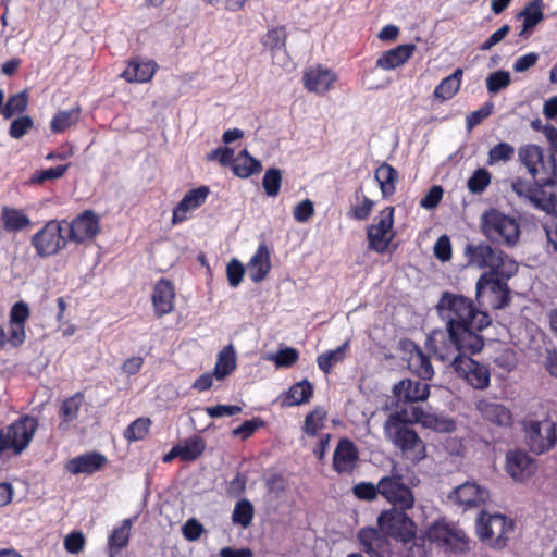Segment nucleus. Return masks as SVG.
I'll list each match as a JSON object with an SVG mask.
<instances>
[{
    "label": "nucleus",
    "instance_id": "c03bdc74",
    "mask_svg": "<svg viewBox=\"0 0 557 557\" xmlns=\"http://www.w3.org/2000/svg\"><path fill=\"white\" fill-rule=\"evenodd\" d=\"M326 411L322 407H315L311 410L304 421L302 430L308 436H317L319 431L324 428Z\"/></svg>",
    "mask_w": 557,
    "mask_h": 557
},
{
    "label": "nucleus",
    "instance_id": "09e8293b",
    "mask_svg": "<svg viewBox=\"0 0 557 557\" xmlns=\"http://www.w3.org/2000/svg\"><path fill=\"white\" fill-rule=\"evenodd\" d=\"M151 420L149 418H137L125 430L124 437L129 442L144 440L149 432Z\"/></svg>",
    "mask_w": 557,
    "mask_h": 557
},
{
    "label": "nucleus",
    "instance_id": "864d4df0",
    "mask_svg": "<svg viewBox=\"0 0 557 557\" xmlns=\"http://www.w3.org/2000/svg\"><path fill=\"white\" fill-rule=\"evenodd\" d=\"M429 537L431 541L446 545L454 539V528L444 522H434L429 529Z\"/></svg>",
    "mask_w": 557,
    "mask_h": 557
},
{
    "label": "nucleus",
    "instance_id": "3c124183",
    "mask_svg": "<svg viewBox=\"0 0 557 557\" xmlns=\"http://www.w3.org/2000/svg\"><path fill=\"white\" fill-rule=\"evenodd\" d=\"M515 156V148L508 143L502 141L492 147L488 151L487 164L510 161Z\"/></svg>",
    "mask_w": 557,
    "mask_h": 557
},
{
    "label": "nucleus",
    "instance_id": "393cba45",
    "mask_svg": "<svg viewBox=\"0 0 557 557\" xmlns=\"http://www.w3.org/2000/svg\"><path fill=\"white\" fill-rule=\"evenodd\" d=\"M336 79L337 76L333 71L321 65L306 71L302 76L305 88L310 92L320 95L327 92Z\"/></svg>",
    "mask_w": 557,
    "mask_h": 557
},
{
    "label": "nucleus",
    "instance_id": "5701e85b",
    "mask_svg": "<svg viewBox=\"0 0 557 557\" xmlns=\"http://www.w3.org/2000/svg\"><path fill=\"white\" fill-rule=\"evenodd\" d=\"M175 288L168 278H160L156 282L152 293V305L157 318L169 314L174 309Z\"/></svg>",
    "mask_w": 557,
    "mask_h": 557
},
{
    "label": "nucleus",
    "instance_id": "8fccbe9b",
    "mask_svg": "<svg viewBox=\"0 0 557 557\" xmlns=\"http://www.w3.org/2000/svg\"><path fill=\"white\" fill-rule=\"evenodd\" d=\"M510 83V73L504 70H497L486 77V89L491 95H495L507 88Z\"/></svg>",
    "mask_w": 557,
    "mask_h": 557
},
{
    "label": "nucleus",
    "instance_id": "c9c22d12",
    "mask_svg": "<svg viewBox=\"0 0 557 557\" xmlns=\"http://www.w3.org/2000/svg\"><path fill=\"white\" fill-rule=\"evenodd\" d=\"M517 17L523 18L522 29L519 33V36L522 37L528 30L534 28L544 18L543 1L533 0L529 2Z\"/></svg>",
    "mask_w": 557,
    "mask_h": 557
},
{
    "label": "nucleus",
    "instance_id": "c85d7f7f",
    "mask_svg": "<svg viewBox=\"0 0 557 557\" xmlns=\"http://www.w3.org/2000/svg\"><path fill=\"white\" fill-rule=\"evenodd\" d=\"M416 45L404 44L384 51L376 60V66L382 70H394L405 64L413 54Z\"/></svg>",
    "mask_w": 557,
    "mask_h": 557
},
{
    "label": "nucleus",
    "instance_id": "72a5a7b5",
    "mask_svg": "<svg viewBox=\"0 0 557 557\" xmlns=\"http://www.w3.org/2000/svg\"><path fill=\"white\" fill-rule=\"evenodd\" d=\"M462 75V69H456L453 74L443 78L434 89V98L441 101L451 99L460 89Z\"/></svg>",
    "mask_w": 557,
    "mask_h": 557
},
{
    "label": "nucleus",
    "instance_id": "9d476101",
    "mask_svg": "<svg viewBox=\"0 0 557 557\" xmlns=\"http://www.w3.org/2000/svg\"><path fill=\"white\" fill-rule=\"evenodd\" d=\"M395 208L385 207L374 218L373 223L367 226L368 249L380 255L385 253L395 237L394 231Z\"/></svg>",
    "mask_w": 557,
    "mask_h": 557
},
{
    "label": "nucleus",
    "instance_id": "39448f33",
    "mask_svg": "<svg viewBox=\"0 0 557 557\" xmlns=\"http://www.w3.org/2000/svg\"><path fill=\"white\" fill-rule=\"evenodd\" d=\"M481 230L491 243L507 248L517 246L521 236L519 220L496 208L484 211L481 216Z\"/></svg>",
    "mask_w": 557,
    "mask_h": 557
},
{
    "label": "nucleus",
    "instance_id": "37998d69",
    "mask_svg": "<svg viewBox=\"0 0 557 557\" xmlns=\"http://www.w3.org/2000/svg\"><path fill=\"white\" fill-rule=\"evenodd\" d=\"M348 348V342L344 343L334 350H329L320 354L317 358L319 369L324 373L329 374L333 367L342 362L345 359V354Z\"/></svg>",
    "mask_w": 557,
    "mask_h": 557
},
{
    "label": "nucleus",
    "instance_id": "0eeeda50",
    "mask_svg": "<svg viewBox=\"0 0 557 557\" xmlns=\"http://www.w3.org/2000/svg\"><path fill=\"white\" fill-rule=\"evenodd\" d=\"M515 531L513 520L500 513L482 511L476 520V533L480 540L493 548L507 546L510 535Z\"/></svg>",
    "mask_w": 557,
    "mask_h": 557
},
{
    "label": "nucleus",
    "instance_id": "a18cd8bd",
    "mask_svg": "<svg viewBox=\"0 0 557 557\" xmlns=\"http://www.w3.org/2000/svg\"><path fill=\"white\" fill-rule=\"evenodd\" d=\"M492 175L486 169H478L468 178L467 187L473 195L482 194L491 184Z\"/></svg>",
    "mask_w": 557,
    "mask_h": 557
},
{
    "label": "nucleus",
    "instance_id": "f3484780",
    "mask_svg": "<svg viewBox=\"0 0 557 557\" xmlns=\"http://www.w3.org/2000/svg\"><path fill=\"white\" fill-rule=\"evenodd\" d=\"M536 460L521 449L509 450L506 454L505 470L516 482L529 480L536 471Z\"/></svg>",
    "mask_w": 557,
    "mask_h": 557
},
{
    "label": "nucleus",
    "instance_id": "79ce46f5",
    "mask_svg": "<svg viewBox=\"0 0 557 557\" xmlns=\"http://www.w3.org/2000/svg\"><path fill=\"white\" fill-rule=\"evenodd\" d=\"M255 517V508L250 500L243 498L238 500L232 512V522L243 529L250 527Z\"/></svg>",
    "mask_w": 557,
    "mask_h": 557
},
{
    "label": "nucleus",
    "instance_id": "338daca9",
    "mask_svg": "<svg viewBox=\"0 0 557 557\" xmlns=\"http://www.w3.org/2000/svg\"><path fill=\"white\" fill-rule=\"evenodd\" d=\"M314 214L313 202L305 199L297 203L293 210L294 219L299 223L307 222Z\"/></svg>",
    "mask_w": 557,
    "mask_h": 557
},
{
    "label": "nucleus",
    "instance_id": "412c9836",
    "mask_svg": "<svg viewBox=\"0 0 557 557\" xmlns=\"http://www.w3.org/2000/svg\"><path fill=\"white\" fill-rule=\"evenodd\" d=\"M108 465V458L99 451H88L70 459L65 469L71 474L91 475Z\"/></svg>",
    "mask_w": 557,
    "mask_h": 557
},
{
    "label": "nucleus",
    "instance_id": "9b49d317",
    "mask_svg": "<svg viewBox=\"0 0 557 557\" xmlns=\"http://www.w3.org/2000/svg\"><path fill=\"white\" fill-rule=\"evenodd\" d=\"M523 431L528 447L537 455L550 450L557 444L556 423L550 419L524 420Z\"/></svg>",
    "mask_w": 557,
    "mask_h": 557
},
{
    "label": "nucleus",
    "instance_id": "7ed1b4c3",
    "mask_svg": "<svg viewBox=\"0 0 557 557\" xmlns=\"http://www.w3.org/2000/svg\"><path fill=\"white\" fill-rule=\"evenodd\" d=\"M432 420L437 419L426 414L422 408L413 407L411 417L404 409L388 416L384 423V433L406 459L419 462L426 456L425 445L409 423L422 422L425 425H432Z\"/></svg>",
    "mask_w": 557,
    "mask_h": 557
},
{
    "label": "nucleus",
    "instance_id": "b1692460",
    "mask_svg": "<svg viewBox=\"0 0 557 557\" xmlns=\"http://www.w3.org/2000/svg\"><path fill=\"white\" fill-rule=\"evenodd\" d=\"M482 419L497 426H510L513 418L510 409L503 404L491 401L488 399H480L475 404Z\"/></svg>",
    "mask_w": 557,
    "mask_h": 557
},
{
    "label": "nucleus",
    "instance_id": "6e6552de",
    "mask_svg": "<svg viewBox=\"0 0 557 557\" xmlns=\"http://www.w3.org/2000/svg\"><path fill=\"white\" fill-rule=\"evenodd\" d=\"M465 350H454L449 358H438L443 362H449L458 377L466 381L474 389H485L490 386L491 371L488 366L480 363L467 356Z\"/></svg>",
    "mask_w": 557,
    "mask_h": 557
},
{
    "label": "nucleus",
    "instance_id": "680f3d73",
    "mask_svg": "<svg viewBox=\"0 0 557 557\" xmlns=\"http://www.w3.org/2000/svg\"><path fill=\"white\" fill-rule=\"evenodd\" d=\"M234 158V149L230 147H218L206 156L207 161H218L223 166L232 165Z\"/></svg>",
    "mask_w": 557,
    "mask_h": 557
},
{
    "label": "nucleus",
    "instance_id": "e433bc0d",
    "mask_svg": "<svg viewBox=\"0 0 557 557\" xmlns=\"http://www.w3.org/2000/svg\"><path fill=\"white\" fill-rule=\"evenodd\" d=\"M236 369V354L232 345L225 346L219 354L214 367V376L216 380H223L232 374Z\"/></svg>",
    "mask_w": 557,
    "mask_h": 557
},
{
    "label": "nucleus",
    "instance_id": "7c9ffc66",
    "mask_svg": "<svg viewBox=\"0 0 557 557\" xmlns=\"http://www.w3.org/2000/svg\"><path fill=\"white\" fill-rule=\"evenodd\" d=\"M231 166L233 173L240 178H248L262 171L261 162L253 158L247 149H243L238 152Z\"/></svg>",
    "mask_w": 557,
    "mask_h": 557
},
{
    "label": "nucleus",
    "instance_id": "774afa93",
    "mask_svg": "<svg viewBox=\"0 0 557 557\" xmlns=\"http://www.w3.org/2000/svg\"><path fill=\"white\" fill-rule=\"evenodd\" d=\"M434 256L443 262L451 259V244L447 235L440 236L435 242Z\"/></svg>",
    "mask_w": 557,
    "mask_h": 557
},
{
    "label": "nucleus",
    "instance_id": "4d7b16f0",
    "mask_svg": "<svg viewBox=\"0 0 557 557\" xmlns=\"http://www.w3.org/2000/svg\"><path fill=\"white\" fill-rule=\"evenodd\" d=\"M70 163L61 164L55 168H50L41 171H37L34 173L32 177V183L41 184L46 181H52L62 177L67 169L70 168Z\"/></svg>",
    "mask_w": 557,
    "mask_h": 557
},
{
    "label": "nucleus",
    "instance_id": "4be33fe9",
    "mask_svg": "<svg viewBox=\"0 0 557 557\" xmlns=\"http://www.w3.org/2000/svg\"><path fill=\"white\" fill-rule=\"evenodd\" d=\"M158 69L159 65L156 61L136 55L129 59L121 77L127 83H148L153 78Z\"/></svg>",
    "mask_w": 557,
    "mask_h": 557
},
{
    "label": "nucleus",
    "instance_id": "f257e3e1",
    "mask_svg": "<svg viewBox=\"0 0 557 557\" xmlns=\"http://www.w3.org/2000/svg\"><path fill=\"white\" fill-rule=\"evenodd\" d=\"M446 330H434L428 336L426 345L436 358H449L454 350L478 354L484 346L480 334L491 324L488 313L478 309L473 301L462 295L443 292L436 305Z\"/></svg>",
    "mask_w": 557,
    "mask_h": 557
},
{
    "label": "nucleus",
    "instance_id": "052dcab7",
    "mask_svg": "<svg viewBox=\"0 0 557 557\" xmlns=\"http://www.w3.org/2000/svg\"><path fill=\"white\" fill-rule=\"evenodd\" d=\"M494 104L493 102H486L480 109L471 112L466 117V127L468 131L473 129L475 126L481 124L483 120L488 117L493 113Z\"/></svg>",
    "mask_w": 557,
    "mask_h": 557
},
{
    "label": "nucleus",
    "instance_id": "69168bd1",
    "mask_svg": "<svg viewBox=\"0 0 557 557\" xmlns=\"http://www.w3.org/2000/svg\"><path fill=\"white\" fill-rule=\"evenodd\" d=\"M182 533L187 541L195 542L205 533V528L196 518H190L182 527Z\"/></svg>",
    "mask_w": 557,
    "mask_h": 557
},
{
    "label": "nucleus",
    "instance_id": "f704fd0d",
    "mask_svg": "<svg viewBox=\"0 0 557 557\" xmlns=\"http://www.w3.org/2000/svg\"><path fill=\"white\" fill-rule=\"evenodd\" d=\"M313 396V385L308 380H302L292 385L283 399L284 406H299L307 404Z\"/></svg>",
    "mask_w": 557,
    "mask_h": 557
},
{
    "label": "nucleus",
    "instance_id": "6ab92c4d",
    "mask_svg": "<svg viewBox=\"0 0 557 557\" xmlns=\"http://www.w3.org/2000/svg\"><path fill=\"white\" fill-rule=\"evenodd\" d=\"M359 450L356 444L343 437L338 441L333 454V469L337 473L351 474L358 466Z\"/></svg>",
    "mask_w": 557,
    "mask_h": 557
},
{
    "label": "nucleus",
    "instance_id": "2eb2a0df",
    "mask_svg": "<svg viewBox=\"0 0 557 557\" xmlns=\"http://www.w3.org/2000/svg\"><path fill=\"white\" fill-rule=\"evenodd\" d=\"M361 549L370 557H392L393 546L388 536L377 525L361 528L357 533Z\"/></svg>",
    "mask_w": 557,
    "mask_h": 557
},
{
    "label": "nucleus",
    "instance_id": "bf43d9fd",
    "mask_svg": "<svg viewBox=\"0 0 557 557\" xmlns=\"http://www.w3.org/2000/svg\"><path fill=\"white\" fill-rule=\"evenodd\" d=\"M299 359V352L296 348L285 347L280 349L273 357L277 368H289Z\"/></svg>",
    "mask_w": 557,
    "mask_h": 557
},
{
    "label": "nucleus",
    "instance_id": "bb28decb",
    "mask_svg": "<svg viewBox=\"0 0 557 557\" xmlns=\"http://www.w3.org/2000/svg\"><path fill=\"white\" fill-rule=\"evenodd\" d=\"M393 392L399 401L405 404L426 400L430 395V386L420 381L410 379L397 383Z\"/></svg>",
    "mask_w": 557,
    "mask_h": 557
},
{
    "label": "nucleus",
    "instance_id": "473e14b6",
    "mask_svg": "<svg viewBox=\"0 0 557 557\" xmlns=\"http://www.w3.org/2000/svg\"><path fill=\"white\" fill-rule=\"evenodd\" d=\"M132 521L125 519L120 527L113 529L108 539V556L115 557L128 545Z\"/></svg>",
    "mask_w": 557,
    "mask_h": 557
},
{
    "label": "nucleus",
    "instance_id": "20e7f679",
    "mask_svg": "<svg viewBox=\"0 0 557 557\" xmlns=\"http://www.w3.org/2000/svg\"><path fill=\"white\" fill-rule=\"evenodd\" d=\"M469 262L487 269L482 275L508 282L518 272V263L507 253L490 244H469L466 248Z\"/></svg>",
    "mask_w": 557,
    "mask_h": 557
},
{
    "label": "nucleus",
    "instance_id": "0e129e2a",
    "mask_svg": "<svg viewBox=\"0 0 557 557\" xmlns=\"http://www.w3.org/2000/svg\"><path fill=\"white\" fill-rule=\"evenodd\" d=\"M85 544V536L81 531H72L64 539V548L70 554H78Z\"/></svg>",
    "mask_w": 557,
    "mask_h": 557
},
{
    "label": "nucleus",
    "instance_id": "a211bd4d",
    "mask_svg": "<svg viewBox=\"0 0 557 557\" xmlns=\"http://www.w3.org/2000/svg\"><path fill=\"white\" fill-rule=\"evenodd\" d=\"M490 493L475 482L467 481L454 488L449 498L463 510L479 508L486 503Z\"/></svg>",
    "mask_w": 557,
    "mask_h": 557
},
{
    "label": "nucleus",
    "instance_id": "4c0bfd02",
    "mask_svg": "<svg viewBox=\"0 0 557 557\" xmlns=\"http://www.w3.org/2000/svg\"><path fill=\"white\" fill-rule=\"evenodd\" d=\"M286 26L281 25L268 29L265 35L261 38V44L264 49L269 50L272 55L276 54L282 49H285L287 41Z\"/></svg>",
    "mask_w": 557,
    "mask_h": 557
},
{
    "label": "nucleus",
    "instance_id": "13d9d810",
    "mask_svg": "<svg viewBox=\"0 0 557 557\" xmlns=\"http://www.w3.org/2000/svg\"><path fill=\"white\" fill-rule=\"evenodd\" d=\"M34 127V121L29 115H22L12 121L9 135L14 139H20Z\"/></svg>",
    "mask_w": 557,
    "mask_h": 557
},
{
    "label": "nucleus",
    "instance_id": "58836bf2",
    "mask_svg": "<svg viewBox=\"0 0 557 557\" xmlns=\"http://www.w3.org/2000/svg\"><path fill=\"white\" fill-rule=\"evenodd\" d=\"M178 447L180 459L183 461L196 460L206 448L203 438L200 435H193L183 442L176 444Z\"/></svg>",
    "mask_w": 557,
    "mask_h": 557
},
{
    "label": "nucleus",
    "instance_id": "f8f14e48",
    "mask_svg": "<svg viewBox=\"0 0 557 557\" xmlns=\"http://www.w3.org/2000/svg\"><path fill=\"white\" fill-rule=\"evenodd\" d=\"M475 287L476 300L481 307L503 309L511 300L510 288L506 281L481 274Z\"/></svg>",
    "mask_w": 557,
    "mask_h": 557
},
{
    "label": "nucleus",
    "instance_id": "5fc2aeb1",
    "mask_svg": "<svg viewBox=\"0 0 557 557\" xmlns=\"http://www.w3.org/2000/svg\"><path fill=\"white\" fill-rule=\"evenodd\" d=\"M352 495L364 502H373L380 495V484L376 485L371 482H359L352 486Z\"/></svg>",
    "mask_w": 557,
    "mask_h": 557
},
{
    "label": "nucleus",
    "instance_id": "49530a36",
    "mask_svg": "<svg viewBox=\"0 0 557 557\" xmlns=\"http://www.w3.org/2000/svg\"><path fill=\"white\" fill-rule=\"evenodd\" d=\"M282 185V171L277 168H270L262 178V187L269 197H276Z\"/></svg>",
    "mask_w": 557,
    "mask_h": 557
},
{
    "label": "nucleus",
    "instance_id": "aec40b11",
    "mask_svg": "<svg viewBox=\"0 0 557 557\" xmlns=\"http://www.w3.org/2000/svg\"><path fill=\"white\" fill-rule=\"evenodd\" d=\"M209 193L208 186H200L188 190L173 209L172 224L177 225L186 221L188 219V212L201 207L206 202Z\"/></svg>",
    "mask_w": 557,
    "mask_h": 557
},
{
    "label": "nucleus",
    "instance_id": "f03ea898",
    "mask_svg": "<svg viewBox=\"0 0 557 557\" xmlns=\"http://www.w3.org/2000/svg\"><path fill=\"white\" fill-rule=\"evenodd\" d=\"M554 154H546L535 144L523 145L518 150L519 160L531 180L517 176L510 181V188L519 199L533 208L550 207L552 198H557V163Z\"/></svg>",
    "mask_w": 557,
    "mask_h": 557
},
{
    "label": "nucleus",
    "instance_id": "cd10ccee",
    "mask_svg": "<svg viewBox=\"0 0 557 557\" xmlns=\"http://www.w3.org/2000/svg\"><path fill=\"white\" fill-rule=\"evenodd\" d=\"M271 267L270 249L267 244L261 243L247 264L251 281L253 283L262 282L268 276Z\"/></svg>",
    "mask_w": 557,
    "mask_h": 557
},
{
    "label": "nucleus",
    "instance_id": "a878e982",
    "mask_svg": "<svg viewBox=\"0 0 557 557\" xmlns=\"http://www.w3.org/2000/svg\"><path fill=\"white\" fill-rule=\"evenodd\" d=\"M32 221L23 209L2 206L0 210V226L8 234H17L30 227Z\"/></svg>",
    "mask_w": 557,
    "mask_h": 557
},
{
    "label": "nucleus",
    "instance_id": "ea45409f",
    "mask_svg": "<svg viewBox=\"0 0 557 557\" xmlns=\"http://www.w3.org/2000/svg\"><path fill=\"white\" fill-rule=\"evenodd\" d=\"M83 401L84 395L81 392L75 393L62 401L59 408V416L61 418L60 426L77 419Z\"/></svg>",
    "mask_w": 557,
    "mask_h": 557
},
{
    "label": "nucleus",
    "instance_id": "4468645a",
    "mask_svg": "<svg viewBox=\"0 0 557 557\" xmlns=\"http://www.w3.org/2000/svg\"><path fill=\"white\" fill-rule=\"evenodd\" d=\"M380 495L398 509L407 510L413 506L411 490L400 474L385 475L379 480Z\"/></svg>",
    "mask_w": 557,
    "mask_h": 557
},
{
    "label": "nucleus",
    "instance_id": "1a4fd4ad",
    "mask_svg": "<svg viewBox=\"0 0 557 557\" xmlns=\"http://www.w3.org/2000/svg\"><path fill=\"white\" fill-rule=\"evenodd\" d=\"M64 224H66L65 220H49L32 236L30 244L36 256L46 259L66 248L69 239L64 235Z\"/></svg>",
    "mask_w": 557,
    "mask_h": 557
},
{
    "label": "nucleus",
    "instance_id": "c756f323",
    "mask_svg": "<svg viewBox=\"0 0 557 557\" xmlns=\"http://www.w3.org/2000/svg\"><path fill=\"white\" fill-rule=\"evenodd\" d=\"M408 368L422 380H431L434 375L430 357L413 343L412 349L409 351Z\"/></svg>",
    "mask_w": 557,
    "mask_h": 557
},
{
    "label": "nucleus",
    "instance_id": "de8ad7c7",
    "mask_svg": "<svg viewBox=\"0 0 557 557\" xmlns=\"http://www.w3.org/2000/svg\"><path fill=\"white\" fill-rule=\"evenodd\" d=\"M536 209L554 216L550 222L544 225V230L548 244L552 245L553 249L557 252V198L556 200L552 198L550 207Z\"/></svg>",
    "mask_w": 557,
    "mask_h": 557
},
{
    "label": "nucleus",
    "instance_id": "2f4dec72",
    "mask_svg": "<svg viewBox=\"0 0 557 557\" xmlns=\"http://www.w3.org/2000/svg\"><path fill=\"white\" fill-rule=\"evenodd\" d=\"M374 178L380 185L383 198H389L395 194L396 184L399 180V174L394 166H392L387 162H383L375 170Z\"/></svg>",
    "mask_w": 557,
    "mask_h": 557
},
{
    "label": "nucleus",
    "instance_id": "a19ab883",
    "mask_svg": "<svg viewBox=\"0 0 557 557\" xmlns=\"http://www.w3.org/2000/svg\"><path fill=\"white\" fill-rule=\"evenodd\" d=\"M81 115V107L76 106L70 110L59 111L50 122L52 133L59 134L76 124Z\"/></svg>",
    "mask_w": 557,
    "mask_h": 557
},
{
    "label": "nucleus",
    "instance_id": "e2e57ef3",
    "mask_svg": "<svg viewBox=\"0 0 557 557\" xmlns=\"http://www.w3.org/2000/svg\"><path fill=\"white\" fill-rule=\"evenodd\" d=\"M245 273V268L243 263L237 259H232L226 267V276L228 283L232 287H237L242 281Z\"/></svg>",
    "mask_w": 557,
    "mask_h": 557
},
{
    "label": "nucleus",
    "instance_id": "ddd939ff",
    "mask_svg": "<svg viewBox=\"0 0 557 557\" xmlns=\"http://www.w3.org/2000/svg\"><path fill=\"white\" fill-rule=\"evenodd\" d=\"M377 525L384 531L388 539L403 543L412 541L416 536V525L405 510H384L377 518Z\"/></svg>",
    "mask_w": 557,
    "mask_h": 557
},
{
    "label": "nucleus",
    "instance_id": "603ef678",
    "mask_svg": "<svg viewBox=\"0 0 557 557\" xmlns=\"http://www.w3.org/2000/svg\"><path fill=\"white\" fill-rule=\"evenodd\" d=\"M28 99L23 92L11 96L4 103L2 115L5 120L11 119L16 113H23L27 108Z\"/></svg>",
    "mask_w": 557,
    "mask_h": 557
},
{
    "label": "nucleus",
    "instance_id": "dca6fc26",
    "mask_svg": "<svg viewBox=\"0 0 557 557\" xmlns=\"http://www.w3.org/2000/svg\"><path fill=\"white\" fill-rule=\"evenodd\" d=\"M69 242L83 244L94 239L100 232V218L92 210H84L70 223L66 222Z\"/></svg>",
    "mask_w": 557,
    "mask_h": 557
},
{
    "label": "nucleus",
    "instance_id": "423d86ee",
    "mask_svg": "<svg viewBox=\"0 0 557 557\" xmlns=\"http://www.w3.org/2000/svg\"><path fill=\"white\" fill-rule=\"evenodd\" d=\"M38 428L36 418L24 414L0 429V458L3 454L21 455L30 444Z\"/></svg>",
    "mask_w": 557,
    "mask_h": 557
},
{
    "label": "nucleus",
    "instance_id": "6e6d98bb",
    "mask_svg": "<svg viewBox=\"0 0 557 557\" xmlns=\"http://www.w3.org/2000/svg\"><path fill=\"white\" fill-rule=\"evenodd\" d=\"M265 422L260 417H255L251 420L244 421L240 425L233 430V435L240 437L243 441L248 440L253 433L263 428Z\"/></svg>",
    "mask_w": 557,
    "mask_h": 557
}]
</instances>
